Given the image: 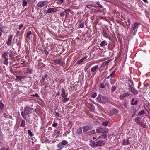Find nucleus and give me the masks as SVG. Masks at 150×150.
Masks as SVG:
<instances>
[{
  "instance_id": "33",
  "label": "nucleus",
  "mask_w": 150,
  "mask_h": 150,
  "mask_svg": "<svg viewBox=\"0 0 150 150\" xmlns=\"http://www.w3.org/2000/svg\"><path fill=\"white\" fill-rule=\"evenodd\" d=\"M8 58L4 59V61L3 62V63L4 64L7 65L8 64Z\"/></svg>"
},
{
  "instance_id": "2",
  "label": "nucleus",
  "mask_w": 150,
  "mask_h": 150,
  "mask_svg": "<svg viewBox=\"0 0 150 150\" xmlns=\"http://www.w3.org/2000/svg\"><path fill=\"white\" fill-rule=\"evenodd\" d=\"M34 111V109L29 106H26L24 108V112L22 111L21 112V115L23 118L24 119H26L27 117L26 115L31 113Z\"/></svg>"
},
{
  "instance_id": "50",
  "label": "nucleus",
  "mask_w": 150,
  "mask_h": 150,
  "mask_svg": "<svg viewBox=\"0 0 150 150\" xmlns=\"http://www.w3.org/2000/svg\"><path fill=\"white\" fill-rule=\"evenodd\" d=\"M44 53L46 55H48L49 54L48 51L47 50H45V51H44Z\"/></svg>"
},
{
  "instance_id": "13",
  "label": "nucleus",
  "mask_w": 150,
  "mask_h": 150,
  "mask_svg": "<svg viewBox=\"0 0 150 150\" xmlns=\"http://www.w3.org/2000/svg\"><path fill=\"white\" fill-rule=\"evenodd\" d=\"M130 143L129 142V140L128 139H125L123 140L122 142V145H129Z\"/></svg>"
},
{
  "instance_id": "8",
  "label": "nucleus",
  "mask_w": 150,
  "mask_h": 150,
  "mask_svg": "<svg viewBox=\"0 0 150 150\" xmlns=\"http://www.w3.org/2000/svg\"><path fill=\"white\" fill-rule=\"evenodd\" d=\"M130 94L129 93H126L120 95L119 98L120 99L122 100L125 98V97H127Z\"/></svg>"
},
{
  "instance_id": "29",
  "label": "nucleus",
  "mask_w": 150,
  "mask_h": 150,
  "mask_svg": "<svg viewBox=\"0 0 150 150\" xmlns=\"http://www.w3.org/2000/svg\"><path fill=\"white\" fill-rule=\"evenodd\" d=\"M25 125V121L24 120H22L21 124V127H24Z\"/></svg>"
},
{
  "instance_id": "19",
  "label": "nucleus",
  "mask_w": 150,
  "mask_h": 150,
  "mask_svg": "<svg viewBox=\"0 0 150 150\" xmlns=\"http://www.w3.org/2000/svg\"><path fill=\"white\" fill-rule=\"evenodd\" d=\"M61 96H67V95L66 94L65 90L64 88H62L61 90Z\"/></svg>"
},
{
  "instance_id": "36",
  "label": "nucleus",
  "mask_w": 150,
  "mask_h": 150,
  "mask_svg": "<svg viewBox=\"0 0 150 150\" xmlns=\"http://www.w3.org/2000/svg\"><path fill=\"white\" fill-rule=\"evenodd\" d=\"M117 86H112L111 88V91L112 92H113L115 91L116 88Z\"/></svg>"
},
{
  "instance_id": "46",
  "label": "nucleus",
  "mask_w": 150,
  "mask_h": 150,
  "mask_svg": "<svg viewBox=\"0 0 150 150\" xmlns=\"http://www.w3.org/2000/svg\"><path fill=\"white\" fill-rule=\"evenodd\" d=\"M47 75L46 74H45L44 76L42 77V79L44 80L45 78H47Z\"/></svg>"
},
{
  "instance_id": "62",
  "label": "nucleus",
  "mask_w": 150,
  "mask_h": 150,
  "mask_svg": "<svg viewBox=\"0 0 150 150\" xmlns=\"http://www.w3.org/2000/svg\"><path fill=\"white\" fill-rule=\"evenodd\" d=\"M96 139V137H93V140H94V139Z\"/></svg>"
},
{
  "instance_id": "15",
  "label": "nucleus",
  "mask_w": 150,
  "mask_h": 150,
  "mask_svg": "<svg viewBox=\"0 0 150 150\" xmlns=\"http://www.w3.org/2000/svg\"><path fill=\"white\" fill-rule=\"evenodd\" d=\"M9 53L8 52H4L2 54V57H3L4 59L8 58L7 57L8 56Z\"/></svg>"
},
{
  "instance_id": "54",
  "label": "nucleus",
  "mask_w": 150,
  "mask_h": 150,
  "mask_svg": "<svg viewBox=\"0 0 150 150\" xmlns=\"http://www.w3.org/2000/svg\"><path fill=\"white\" fill-rule=\"evenodd\" d=\"M0 150H6V148L5 147H3Z\"/></svg>"
},
{
  "instance_id": "52",
  "label": "nucleus",
  "mask_w": 150,
  "mask_h": 150,
  "mask_svg": "<svg viewBox=\"0 0 150 150\" xmlns=\"http://www.w3.org/2000/svg\"><path fill=\"white\" fill-rule=\"evenodd\" d=\"M94 110V106L93 105V106L90 109V110L91 111H93Z\"/></svg>"
},
{
  "instance_id": "55",
  "label": "nucleus",
  "mask_w": 150,
  "mask_h": 150,
  "mask_svg": "<svg viewBox=\"0 0 150 150\" xmlns=\"http://www.w3.org/2000/svg\"><path fill=\"white\" fill-rule=\"evenodd\" d=\"M23 26V25L22 24H21V25H20L19 26V29H21Z\"/></svg>"
},
{
  "instance_id": "14",
  "label": "nucleus",
  "mask_w": 150,
  "mask_h": 150,
  "mask_svg": "<svg viewBox=\"0 0 150 150\" xmlns=\"http://www.w3.org/2000/svg\"><path fill=\"white\" fill-rule=\"evenodd\" d=\"M99 66L97 65L92 67L91 69V71L92 72H95L98 68Z\"/></svg>"
},
{
  "instance_id": "3",
  "label": "nucleus",
  "mask_w": 150,
  "mask_h": 150,
  "mask_svg": "<svg viewBox=\"0 0 150 150\" xmlns=\"http://www.w3.org/2000/svg\"><path fill=\"white\" fill-rule=\"evenodd\" d=\"M96 99L100 103L105 104L108 101V99L105 96H103L101 94H99Z\"/></svg>"
},
{
  "instance_id": "1",
  "label": "nucleus",
  "mask_w": 150,
  "mask_h": 150,
  "mask_svg": "<svg viewBox=\"0 0 150 150\" xmlns=\"http://www.w3.org/2000/svg\"><path fill=\"white\" fill-rule=\"evenodd\" d=\"M101 136L99 137L96 140V142L93 140L89 141V145L92 147H98L104 146L105 144V142L102 140H98L101 137Z\"/></svg>"
},
{
  "instance_id": "34",
  "label": "nucleus",
  "mask_w": 150,
  "mask_h": 150,
  "mask_svg": "<svg viewBox=\"0 0 150 150\" xmlns=\"http://www.w3.org/2000/svg\"><path fill=\"white\" fill-rule=\"evenodd\" d=\"M4 108V105L1 101L0 102V109L2 110Z\"/></svg>"
},
{
  "instance_id": "37",
  "label": "nucleus",
  "mask_w": 150,
  "mask_h": 150,
  "mask_svg": "<svg viewBox=\"0 0 150 150\" xmlns=\"http://www.w3.org/2000/svg\"><path fill=\"white\" fill-rule=\"evenodd\" d=\"M108 122L107 121H106L102 123V125L104 126H107L108 124Z\"/></svg>"
},
{
  "instance_id": "59",
  "label": "nucleus",
  "mask_w": 150,
  "mask_h": 150,
  "mask_svg": "<svg viewBox=\"0 0 150 150\" xmlns=\"http://www.w3.org/2000/svg\"><path fill=\"white\" fill-rule=\"evenodd\" d=\"M115 70H114V71H113V72L112 73V74H113L114 75H115Z\"/></svg>"
},
{
  "instance_id": "41",
  "label": "nucleus",
  "mask_w": 150,
  "mask_h": 150,
  "mask_svg": "<svg viewBox=\"0 0 150 150\" xmlns=\"http://www.w3.org/2000/svg\"><path fill=\"white\" fill-rule=\"evenodd\" d=\"M84 24L83 22H82L79 25V28H82L84 26Z\"/></svg>"
},
{
  "instance_id": "21",
  "label": "nucleus",
  "mask_w": 150,
  "mask_h": 150,
  "mask_svg": "<svg viewBox=\"0 0 150 150\" xmlns=\"http://www.w3.org/2000/svg\"><path fill=\"white\" fill-rule=\"evenodd\" d=\"M125 20H126V23L128 26L130 25L131 24V21L129 18L127 17L125 19Z\"/></svg>"
},
{
  "instance_id": "63",
  "label": "nucleus",
  "mask_w": 150,
  "mask_h": 150,
  "mask_svg": "<svg viewBox=\"0 0 150 150\" xmlns=\"http://www.w3.org/2000/svg\"><path fill=\"white\" fill-rule=\"evenodd\" d=\"M134 100V99H132V103H133V101Z\"/></svg>"
},
{
  "instance_id": "12",
  "label": "nucleus",
  "mask_w": 150,
  "mask_h": 150,
  "mask_svg": "<svg viewBox=\"0 0 150 150\" xmlns=\"http://www.w3.org/2000/svg\"><path fill=\"white\" fill-rule=\"evenodd\" d=\"M53 61L55 63L59 64L61 66L63 65L64 63L60 59L54 60Z\"/></svg>"
},
{
  "instance_id": "32",
  "label": "nucleus",
  "mask_w": 150,
  "mask_h": 150,
  "mask_svg": "<svg viewBox=\"0 0 150 150\" xmlns=\"http://www.w3.org/2000/svg\"><path fill=\"white\" fill-rule=\"evenodd\" d=\"M115 77L114 75L112 74L111 73L110 74L109 76L106 77L107 79H109L110 78H112Z\"/></svg>"
},
{
  "instance_id": "16",
  "label": "nucleus",
  "mask_w": 150,
  "mask_h": 150,
  "mask_svg": "<svg viewBox=\"0 0 150 150\" xmlns=\"http://www.w3.org/2000/svg\"><path fill=\"white\" fill-rule=\"evenodd\" d=\"M87 57H83L80 60H78L77 62V64H80L83 62L85 61V59Z\"/></svg>"
},
{
  "instance_id": "10",
  "label": "nucleus",
  "mask_w": 150,
  "mask_h": 150,
  "mask_svg": "<svg viewBox=\"0 0 150 150\" xmlns=\"http://www.w3.org/2000/svg\"><path fill=\"white\" fill-rule=\"evenodd\" d=\"M136 113V110L134 108H132L130 110V114L133 117L134 116Z\"/></svg>"
},
{
  "instance_id": "60",
  "label": "nucleus",
  "mask_w": 150,
  "mask_h": 150,
  "mask_svg": "<svg viewBox=\"0 0 150 150\" xmlns=\"http://www.w3.org/2000/svg\"><path fill=\"white\" fill-rule=\"evenodd\" d=\"M60 133V132L59 131H58L57 132V134H59Z\"/></svg>"
},
{
  "instance_id": "43",
  "label": "nucleus",
  "mask_w": 150,
  "mask_h": 150,
  "mask_svg": "<svg viewBox=\"0 0 150 150\" xmlns=\"http://www.w3.org/2000/svg\"><path fill=\"white\" fill-rule=\"evenodd\" d=\"M111 61V60H108L107 61L104 62L103 63V64H104V65H105L109 63Z\"/></svg>"
},
{
  "instance_id": "18",
  "label": "nucleus",
  "mask_w": 150,
  "mask_h": 150,
  "mask_svg": "<svg viewBox=\"0 0 150 150\" xmlns=\"http://www.w3.org/2000/svg\"><path fill=\"white\" fill-rule=\"evenodd\" d=\"M96 3V4H95L94 7L96 8L98 7L101 8H103V6L100 4V3L99 2H97Z\"/></svg>"
},
{
  "instance_id": "30",
  "label": "nucleus",
  "mask_w": 150,
  "mask_h": 150,
  "mask_svg": "<svg viewBox=\"0 0 150 150\" xmlns=\"http://www.w3.org/2000/svg\"><path fill=\"white\" fill-rule=\"evenodd\" d=\"M82 132V129L81 127H79L77 130L76 133L77 134H81Z\"/></svg>"
},
{
  "instance_id": "53",
  "label": "nucleus",
  "mask_w": 150,
  "mask_h": 150,
  "mask_svg": "<svg viewBox=\"0 0 150 150\" xmlns=\"http://www.w3.org/2000/svg\"><path fill=\"white\" fill-rule=\"evenodd\" d=\"M129 81L130 82V83L131 84H130L131 85H134V83H133V81L132 80H129Z\"/></svg>"
},
{
  "instance_id": "38",
  "label": "nucleus",
  "mask_w": 150,
  "mask_h": 150,
  "mask_svg": "<svg viewBox=\"0 0 150 150\" xmlns=\"http://www.w3.org/2000/svg\"><path fill=\"white\" fill-rule=\"evenodd\" d=\"M31 34V33L30 31H29L27 33V36L28 37V38L30 39V36Z\"/></svg>"
},
{
  "instance_id": "56",
  "label": "nucleus",
  "mask_w": 150,
  "mask_h": 150,
  "mask_svg": "<svg viewBox=\"0 0 150 150\" xmlns=\"http://www.w3.org/2000/svg\"><path fill=\"white\" fill-rule=\"evenodd\" d=\"M144 2L146 3H148V1H147V0H142Z\"/></svg>"
},
{
  "instance_id": "7",
  "label": "nucleus",
  "mask_w": 150,
  "mask_h": 150,
  "mask_svg": "<svg viewBox=\"0 0 150 150\" xmlns=\"http://www.w3.org/2000/svg\"><path fill=\"white\" fill-rule=\"evenodd\" d=\"M13 35H10L7 41L6 42L8 46H10L12 40Z\"/></svg>"
},
{
  "instance_id": "5",
  "label": "nucleus",
  "mask_w": 150,
  "mask_h": 150,
  "mask_svg": "<svg viewBox=\"0 0 150 150\" xmlns=\"http://www.w3.org/2000/svg\"><path fill=\"white\" fill-rule=\"evenodd\" d=\"M68 143L67 141L65 140H63L61 142L59 143L57 145V146L59 148L58 150H60L63 147H64L65 145H67Z\"/></svg>"
},
{
  "instance_id": "9",
  "label": "nucleus",
  "mask_w": 150,
  "mask_h": 150,
  "mask_svg": "<svg viewBox=\"0 0 150 150\" xmlns=\"http://www.w3.org/2000/svg\"><path fill=\"white\" fill-rule=\"evenodd\" d=\"M57 11V9L54 8H52L48 9L47 12V13H49L51 12H55Z\"/></svg>"
},
{
  "instance_id": "4",
  "label": "nucleus",
  "mask_w": 150,
  "mask_h": 150,
  "mask_svg": "<svg viewBox=\"0 0 150 150\" xmlns=\"http://www.w3.org/2000/svg\"><path fill=\"white\" fill-rule=\"evenodd\" d=\"M138 27V23H135L133 24H132V27L131 30L133 34L134 35L135 33L136 32Z\"/></svg>"
},
{
  "instance_id": "57",
  "label": "nucleus",
  "mask_w": 150,
  "mask_h": 150,
  "mask_svg": "<svg viewBox=\"0 0 150 150\" xmlns=\"http://www.w3.org/2000/svg\"><path fill=\"white\" fill-rule=\"evenodd\" d=\"M62 97L64 99V98H66L67 97V96H62Z\"/></svg>"
},
{
  "instance_id": "44",
  "label": "nucleus",
  "mask_w": 150,
  "mask_h": 150,
  "mask_svg": "<svg viewBox=\"0 0 150 150\" xmlns=\"http://www.w3.org/2000/svg\"><path fill=\"white\" fill-rule=\"evenodd\" d=\"M97 96V94L96 93H94L92 95L91 97L93 98H95Z\"/></svg>"
},
{
  "instance_id": "28",
  "label": "nucleus",
  "mask_w": 150,
  "mask_h": 150,
  "mask_svg": "<svg viewBox=\"0 0 150 150\" xmlns=\"http://www.w3.org/2000/svg\"><path fill=\"white\" fill-rule=\"evenodd\" d=\"M95 133V130H92L87 132L88 134L89 135Z\"/></svg>"
},
{
  "instance_id": "47",
  "label": "nucleus",
  "mask_w": 150,
  "mask_h": 150,
  "mask_svg": "<svg viewBox=\"0 0 150 150\" xmlns=\"http://www.w3.org/2000/svg\"><path fill=\"white\" fill-rule=\"evenodd\" d=\"M86 7L89 9H91V7H94V6L91 5H87L86 6Z\"/></svg>"
},
{
  "instance_id": "45",
  "label": "nucleus",
  "mask_w": 150,
  "mask_h": 150,
  "mask_svg": "<svg viewBox=\"0 0 150 150\" xmlns=\"http://www.w3.org/2000/svg\"><path fill=\"white\" fill-rule=\"evenodd\" d=\"M100 88H104L105 87V86L103 83H101L100 85Z\"/></svg>"
},
{
  "instance_id": "64",
  "label": "nucleus",
  "mask_w": 150,
  "mask_h": 150,
  "mask_svg": "<svg viewBox=\"0 0 150 150\" xmlns=\"http://www.w3.org/2000/svg\"><path fill=\"white\" fill-rule=\"evenodd\" d=\"M6 150H9V148H7L6 149Z\"/></svg>"
},
{
  "instance_id": "35",
  "label": "nucleus",
  "mask_w": 150,
  "mask_h": 150,
  "mask_svg": "<svg viewBox=\"0 0 150 150\" xmlns=\"http://www.w3.org/2000/svg\"><path fill=\"white\" fill-rule=\"evenodd\" d=\"M69 100V97H67V98H65L63 100H62V101L64 103H66Z\"/></svg>"
},
{
  "instance_id": "48",
  "label": "nucleus",
  "mask_w": 150,
  "mask_h": 150,
  "mask_svg": "<svg viewBox=\"0 0 150 150\" xmlns=\"http://www.w3.org/2000/svg\"><path fill=\"white\" fill-rule=\"evenodd\" d=\"M137 100H136L134 103H131V105H135L137 104Z\"/></svg>"
},
{
  "instance_id": "27",
  "label": "nucleus",
  "mask_w": 150,
  "mask_h": 150,
  "mask_svg": "<svg viewBox=\"0 0 150 150\" xmlns=\"http://www.w3.org/2000/svg\"><path fill=\"white\" fill-rule=\"evenodd\" d=\"M28 1V0H23L22 5L23 6H25L27 5Z\"/></svg>"
},
{
  "instance_id": "58",
  "label": "nucleus",
  "mask_w": 150,
  "mask_h": 150,
  "mask_svg": "<svg viewBox=\"0 0 150 150\" xmlns=\"http://www.w3.org/2000/svg\"><path fill=\"white\" fill-rule=\"evenodd\" d=\"M105 85H106L108 86H109V83H108L107 82V83H106L105 84Z\"/></svg>"
},
{
  "instance_id": "23",
  "label": "nucleus",
  "mask_w": 150,
  "mask_h": 150,
  "mask_svg": "<svg viewBox=\"0 0 150 150\" xmlns=\"http://www.w3.org/2000/svg\"><path fill=\"white\" fill-rule=\"evenodd\" d=\"M107 45V43L105 41H102L100 44V46L104 47Z\"/></svg>"
},
{
  "instance_id": "11",
  "label": "nucleus",
  "mask_w": 150,
  "mask_h": 150,
  "mask_svg": "<svg viewBox=\"0 0 150 150\" xmlns=\"http://www.w3.org/2000/svg\"><path fill=\"white\" fill-rule=\"evenodd\" d=\"M16 80L21 81L22 79H24L26 77V76L24 75L22 76H16Z\"/></svg>"
},
{
  "instance_id": "51",
  "label": "nucleus",
  "mask_w": 150,
  "mask_h": 150,
  "mask_svg": "<svg viewBox=\"0 0 150 150\" xmlns=\"http://www.w3.org/2000/svg\"><path fill=\"white\" fill-rule=\"evenodd\" d=\"M31 96H35V97H39V96H38V94L36 93H35V94H33V95H31Z\"/></svg>"
},
{
  "instance_id": "26",
  "label": "nucleus",
  "mask_w": 150,
  "mask_h": 150,
  "mask_svg": "<svg viewBox=\"0 0 150 150\" xmlns=\"http://www.w3.org/2000/svg\"><path fill=\"white\" fill-rule=\"evenodd\" d=\"M145 113V111L144 110H141L139 113H138L137 114V116H140L143 114H144Z\"/></svg>"
},
{
  "instance_id": "20",
  "label": "nucleus",
  "mask_w": 150,
  "mask_h": 150,
  "mask_svg": "<svg viewBox=\"0 0 150 150\" xmlns=\"http://www.w3.org/2000/svg\"><path fill=\"white\" fill-rule=\"evenodd\" d=\"M83 132H86L90 129L89 127L87 126H85L83 127Z\"/></svg>"
},
{
  "instance_id": "49",
  "label": "nucleus",
  "mask_w": 150,
  "mask_h": 150,
  "mask_svg": "<svg viewBox=\"0 0 150 150\" xmlns=\"http://www.w3.org/2000/svg\"><path fill=\"white\" fill-rule=\"evenodd\" d=\"M57 126V123H54L52 124V126L53 127H56Z\"/></svg>"
},
{
  "instance_id": "42",
  "label": "nucleus",
  "mask_w": 150,
  "mask_h": 150,
  "mask_svg": "<svg viewBox=\"0 0 150 150\" xmlns=\"http://www.w3.org/2000/svg\"><path fill=\"white\" fill-rule=\"evenodd\" d=\"M129 86L130 88L129 91H132V90L134 88V85H131L130 84H129Z\"/></svg>"
},
{
  "instance_id": "25",
  "label": "nucleus",
  "mask_w": 150,
  "mask_h": 150,
  "mask_svg": "<svg viewBox=\"0 0 150 150\" xmlns=\"http://www.w3.org/2000/svg\"><path fill=\"white\" fill-rule=\"evenodd\" d=\"M103 128H100L99 129H96V132L97 133H100L102 134L103 132Z\"/></svg>"
},
{
  "instance_id": "40",
  "label": "nucleus",
  "mask_w": 150,
  "mask_h": 150,
  "mask_svg": "<svg viewBox=\"0 0 150 150\" xmlns=\"http://www.w3.org/2000/svg\"><path fill=\"white\" fill-rule=\"evenodd\" d=\"M103 132L102 133V136L103 135H104V134H106L108 133V130L107 129H103Z\"/></svg>"
},
{
  "instance_id": "17",
  "label": "nucleus",
  "mask_w": 150,
  "mask_h": 150,
  "mask_svg": "<svg viewBox=\"0 0 150 150\" xmlns=\"http://www.w3.org/2000/svg\"><path fill=\"white\" fill-rule=\"evenodd\" d=\"M68 11H70V10L69 9L66 10L65 11L61 13H60V16H64L66 14V17H67V15L66 12Z\"/></svg>"
},
{
  "instance_id": "31",
  "label": "nucleus",
  "mask_w": 150,
  "mask_h": 150,
  "mask_svg": "<svg viewBox=\"0 0 150 150\" xmlns=\"http://www.w3.org/2000/svg\"><path fill=\"white\" fill-rule=\"evenodd\" d=\"M132 93H133L134 95L137 94L138 92L134 88L132 90V91H130Z\"/></svg>"
},
{
  "instance_id": "24",
  "label": "nucleus",
  "mask_w": 150,
  "mask_h": 150,
  "mask_svg": "<svg viewBox=\"0 0 150 150\" xmlns=\"http://www.w3.org/2000/svg\"><path fill=\"white\" fill-rule=\"evenodd\" d=\"M136 123L139 125H140L141 124L140 120H139V118L136 117L135 119Z\"/></svg>"
},
{
  "instance_id": "6",
  "label": "nucleus",
  "mask_w": 150,
  "mask_h": 150,
  "mask_svg": "<svg viewBox=\"0 0 150 150\" xmlns=\"http://www.w3.org/2000/svg\"><path fill=\"white\" fill-rule=\"evenodd\" d=\"M48 4V1H44L39 2L37 4V5L39 7L41 8L44 7Z\"/></svg>"
},
{
  "instance_id": "39",
  "label": "nucleus",
  "mask_w": 150,
  "mask_h": 150,
  "mask_svg": "<svg viewBox=\"0 0 150 150\" xmlns=\"http://www.w3.org/2000/svg\"><path fill=\"white\" fill-rule=\"evenodd\" d=\"M28 134L29 135H30V137H32L33 136V134L31 132V130H28Z\"/></svg>"
},
{
  "instance_id": "61",
  "label": "nucleus",
  "mask_w": 150,
  "mask_h": 150,
  "mask_svg": "<svg viewBox=\"0 0 150 150\" xmlns=\"http://www.w3.org/2000/svg\"><path fill=\"white\" fill-rule=\"evenodd\" d=\"M2 35V33L1 32H0V37H1Z\"/></svg>"
},
{
  "instance_id": "22",
  "label": "nucleus",
  "mask_w": 150,
  "mask_h": 150,
  "mask_svg": "<svg viewBox=\"0 0 150 150\" xmlns=\"http://www.w3.org/2000/svg\"><path fill=\"white\" fill-rule=\"evenodd\" d=\"M54 111L56 115L58 117H59L60 115L59 114V112H60V111H59V109H58V108H56L55 109Z\"/></svg>"
}]
</instances>
